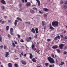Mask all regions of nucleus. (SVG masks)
I'll list each match as a JSON object with an SVG mask.
<instances>
[{
	"label": "nucleus",
	"mask_w": 67,
	"mask_h": 67,
	"mask_svg": "<svg viewBox=\"0 0 67 67\" xmlns=\"http://www.w3.org/2000/svg\"><path fill=\"white\" fill-rule=\"evenodd\" d=\"M48 60L51 63H55V61L54 60V59L51 58V57H48Z\"/></svg>",
	"instance_id": "f257e3e1"
},
{
	"label": "nucleus",
	"mask_w": 67,
	"mask_h": 67,
	"mask_svg": "<svg viewBox=\"0 0 67 67\" xmlns=\"http://www.w3.org/2000/svg\"><path fill=\"white\" fill-rule=\"evenodd\" d=\"M59 23L57 21H53L52 23V25L53 26H57L58 25Z\"/></svg>",
	"instance_id": "f03ea898"
},
{
	"label": "nucleus",
	"mask_w": 67,
	"mask_h": 67,
	"mask_svg": "<svg viewBox=\"0 0 67 67\" xmlns=\"http://www.w3.org/2000/svg\"><path fill=\"white\" fill-rule=\"evenodd\" d=\"M32 39V37H30L29 38H27L26 41L28 42H30L31 41V40Z\"/></svg>",
	"instance_id": "7ed1b4c3"
},
{
	"label": "nucleus",
	"mask_w": 67,
	"mask_h": 67,
	"mask_svg": "<svg viewBox=\"0 0 67 67\" xmlns=\"http://www.w3.org/2000/svg\"><path fill=\"white\" fill-rule=\"evenodd\" d=\"M64 45L63 44H61L59 46V47L60 48V49H62L64 46Z\"/></svg>",
	"instance_id": "20e7f679"
},
{
	"label": "nucleus",
	"mask_w": 67,
	"mask_h": 67,
	"mask_svg": "<svg viewBox=\"0 0 67 67\" xmlns=\"http://www.w3.org/2000/svg\"><path fill=\"white\" fill-rule=\"evenodd\" d=\"M21 62L22 63L23 65H26V62L25 61L22 60L21 61Z\"/></svg>",
	"instance_id": "39448f33"
},
{
	"label": "nucleus",
	"mask_w": 67,
	"mask_h": 67,
	"mask_svg": "<svg viewBox=\"0 0 67 67\" xmlns=\"http://www.w3.org/2000/svg\"><path fill=\"white\" fill-rule=\"evenodd\" d=\"M58 47V46L57 45H54L52 47V48L53 49H56V48H57Z\"/></svg>",
	"instance_id": "423d86ee"
},
{
	"label": "nucleus",
	"mask_w": 67,
	"mask_h": 67,
	"mask_svg": "<svg viewBox=\"0 0 67 67\" xmlns=\"http://www.w3.org/2000/svg\"><path fill=\"white\" fill-rule=\"evenodd\" d=\"M49 27L50 29H51V30H54V28L53 27V26H52V25H51V24L50 25Z\"/></svg>",
	"instance_id": "0eeeda50"
},
{
	"label": "nucleus",
	"mask_w": 67,
	"mask_h": 67,
	"mask_svg": "<svg viewBox=\"0 0 67 67\" xmlns=\"http://www.w3.org/2000/svg\"><path fill=\"white\" fill-rule=\"evenodd\" d=\"M1 2L3 4H6L5 3V1L3 0H2L1 1Z\"/></svg>",
	"instance_id": "6e6552de"
},
{
	"label": "nucleus",
	"mask_w": 67,
	"mask_h": 67,
	"mask_svg": "<svg viewBox=\"0 0 67 67\" xmlns=\"http://www.w3.org/2000/svg\"><path fill=\"white\" fill-rule=\"evenodd\" d=\"M32 61L34 63H36V60L35 59V58H33L32 59Z\"/></svg>",
	"instance_id": "1a4fd4ad"
},
{
	"label": "nucleus",
	"mask_w": 67,
	"mask_h": 67,
	"mask_svg": "<svg viewBox=\"0 0 67 67\" xmlns=\"http://www.w3.org/2000/svg\"><path fill=\"white\" fill-rule=\"evenodd\" d=\"M6 54L5 55V57H8V55H9V52H6L5 53Z\"/></svg>",
	"instance_id": "9d476101"
},
{
	"label": "nucleus",
	"mask_w": 67,
	"mask_h": 67,
	"mask_svg": "<svg viewBox=\"0 0 67 67\" xmlns=\"http://www.w3.org/2000/svg\"><path fill=\"white\" fill-rule=\"evenodd\" d=\"M18 22V20H16L15 21L14 24L15 26H16V24H17V22Z\"/></svg>",
	"instance_id": "9b49d317"
},
{
	"label": "nucleus",
	"mask_w": 67,
	"mask_h": 67,
	"mask_svg": "<svg viewBox=\"0 0 67 67\" xmlns=\"http://www.w3.org/2000/svg\"><path fill=\"white\" fill-rule=\"evenodd\" d=\"M51 56L52 57H53V58H55V57H57V56H56V55H55V56H54V55L53 54H51Z\"/></svg>",
	"instance_id": "f8f14e48"
},
{
	"label": "nucleus",
	"mask_w": 67,
	"mask_h": 67,
	"mask_svg": "<svg viewBox=\"0 0 67 67\" xmlns=\"http://www.w3.org/2000/svg\"><path fill=\"white\" fill-rule=\"evenodd\" d=\"M32 32L34 33H35V29L34 28H32L31 30Z\"/></svg>",
	"instance_id": "ddd939ff"
},
{
	"label": "nucleus",
	"mask_w": 67,
	"mask_h": 67,
	"mask_svg": "<svg viewBox=\"0 0 67 67\" xmlns=\"http://www.w3.org/2000/svg\"><path fill=\"white\" fill-rule=\"evenodd\" d=\"M8 66L9 67H12V64L11 63H9L8 64Z\"/></svg>",
	"instance_id": "4468645a"
},
{
	"label": "nucleus",
	"mask_w": 67,
	"mask_h": 67,
	"mask_svg": "<svg viewBox=\"0 0 67 67\" xmlns=\"http://www.w3.org/2000/svg\"><path fill=\"white\" fill-rule=\"evenodd\" d=\"M30 59H32L33 58V55L31 53H30Z\"/></svg>",
	"instance_id": "2eb2a0df"
},
{
	"label": "nucleus",
	"mask_w": 67,
	"mask_h": 67,
	"mask_svg": "<svg viewBox=\"0 0 67 67\" xmlns=\"http://www.w3.org/2000/svg\"><path fill=\"white\" fill-rule=\"evenodd\" d=\"M12 45H13V47H15V43H14V42H13V41H12Z\"/></svg>",
	"instance_id": "dca6fc26"
},
{
	"label": "nucleus",
	"mask_w": 67,
	"mask_h": 67,
	"mask_svg": "<svg viewBox=\"0 0 67 67\" xmlns=\"http://www.w3.org/2000/svg\"><path fill=\"white\" fill-rule=\"evenodd\" d=\"M43 10L44 11H49V10H48V9L47 8H43Z\"/></svg>",
	"instance_id": "f3484780"
},
{
	"label": "nucleus",
	"mask_w": 67,
	"mask_h": 67,
	"mask_svg": "<svg viewBox=\"0 0 67 67\" xmlns=\"http://www.w3.org/2000/svg\"><path fill=\"white\" fill-rule=\"evenodd\" d=\"M30 12L31 13H35V11L33 10H30Z\"/></svg>",
	"instance_id": "a211bd4d"
},
{
	"label": "nucleus",
	"mask_w": 67,
	"mask_h": 67,
	"mask_svg": "<svg viewBox=\"0 0 67 67\" xmlns=\"http://www.w3.org/2000/svg\"><path fill=\"white\" fill-rule=\"evenodd\" d=\"M13 32V28H10V32Z\"/></svg>",
	"instance_id": "6ab92c4d"
},
{
	"label": "nucleus",
	"mask_w": 67,
	"mask_h": 67,
	"mask_svg": "<svg viewBox=\"0 0 67 67\" xmlns=\"http://www.w3.org/2000/svg\"><path fill=\"white\" fill-rule=\"evenodd\" d=\"M31 5V3L29 2L27 3L26 4L27 6H29V5Z\"/></svg>",
	"instance_id": "aec40b11"
},
{
	"label": "nucleus",
	"mask_w": 67,
	"mask_h": 67,
	"mask_svg": "<svg viewBox=\"0 0 67 67\" xmlns=\"http://www.w3.org/2000/svg\"><path fill=\"white\" fill-rule=\"evenodd\" d=\"M16 19L17 20H19V21H22V19H21L20 18H19V17L17 18Z\"/></svg>",
	"instance_id": "412c9836"
},
{
	"label": "nucleus",
	"mask_w": 67,
	"mask_h": 67,
	"mask_svg": "<svg viewBox=\"0 0 67 67\" xmlns=\"http://www.w3.org/2000/svg\"><path fill=\"white\" fill-rule=\"evenodd\" d=\"M35 30H36V33H38V29L36 28L35 29Z\"/></svg>",
	"instance_id": "4be33fe9"
},
{
	"label": "nucleus",
	"mask_w": 67,
	"mask_h": 67,
	"mask_svg": "<svg viewBox=\"0 0 67 67\" xmlns=\"http://www.w3.org/2000/svg\"><path fill=\"white\" fill-rule=\"evenodd\" d=\"M63 8H64V9H66V8H67V6H66V5H64L63 6Z\"/></svg>",
	"instance_id": "5701e85b"
},
{
	"label": "nucleus",
	"mask_w": 67,
	"mask_h": 67,
	"mask_svg": "<svg viewBox=\"0 0 67 67\" xmlns=\"http://www.w3.org/2000/svg\"><path fill=\"white\" fill-rule=\"evenodd\" d=\"M33 9L34 10H36V11H37V10H38L36 8V7H33Z\"/></svg>",
	"instance_id": "b1692460"
},
{
	"label": "nucleus",
	"mask_w": 67,
	"mask_h": 67,
	"mask_svg": "<svg viewBox=\"0 0 67 67\" xmlns=\"http://www.w3.org/2000/svg\"><path fill=\"white\" fill-rule=\"evenodd\" d=\"M35 46L34 44H32V49H34V47Z\"/></svg>",
	"instance_id": "393cba45"
},
{
	"label": "nucleus",
	"mask_w": 67,
	"mask_h": 67,
	"mask_svg": "<svg viewBox=\"0 0 67 67\" xmlns=\"http://www.w3.org/2000/svg\"><path fill=\"white\" fill-rule=\"evenodd\" d=\"M57 38H58L59 40H60V36L58 35L57 36Z\"/></svg>",
	"instance_id": "a878e982"
},
{
	"label": "nucleus",
	"mask_w": 67,
	"mask_h": 67,
	"mask_svg": "<svg viewBox=\"0 0 67 67\" xmlns=\"http://www.w3.org/2000/svg\"><path fill=\"white\" fill-rule=\"evenodd\" d=\"M54 67V65L51 64L49 65V67Z\"/></svg>",
	"instance_id": "bb28decb"
},
{
	"label": "nucleus",
	"mask_w": 67,
	"mask_h": 67,
	"mask_svg": "<svg viewBox=\"0 0 67 67\" xmlns=\"http://www.w3.org/2000/svg\"><path fill=\"white\" fill-rule=\"evenodd\" d=\"M6 28L7 30H9V26H7L6 27Z\"/></svg>",
	"instance_id": "cd10ccee"
},
{
	"label": "nucleus",
	"mask_w": 67,
	"mask_h": 67,
	"mask_svg": "<svg viewBox=\"0 0 67 67\" xmlns=\"http://www.w3.org/2000/svg\"><path fill=\"white\" fill-rule=\"evenodd\" d=\"M14 65H15V67H18V65L17 64H15Z\"/></svg>",
	"instance_id": "c85d7f7f"
},
{
	"label": "nucleus",
	"mask_w": 67,
	"mask_h": 67,
	"mask_svg": "<svg viewBox=\"0 0 67 67\" xmlns=\"http://www.w3.org/2000/svg\"><path fill=\"white\" fill-rule=\"evenodd\" d=\"M45 23V22L44 21H43L42 22V25L43 26H44V23Z\"/></svg>",
	"instance_id": "c756f323"
},
{
	"label": "nucleus",
	"mask_w": 67,
	"mask_h": 67,
	"mask_svg": "<svg viewBox=\"0 0 67 67\" xmlns=\"http://www.w3.org/2000/svg\"><path fill=\"white\" fill-rule=\"evenodd\" d=\"M38 2V6H40V5L41 4V3H40V2Z\"/></svg>",
	"instance_id": "7c9ffc66"
},
{
	"label": "nucleus",
	"mask_w": 67,
	"mask_h": 67,
	"mask_svg": "<svg viewBox=\"0 0 67 67\" xmlns=\"http://www.w3.org/2000/svg\"><path fill=\"white\" fill-rule=\"evenodd\" d=\"M54 40L55 41H56V40H58L57 37V36L54 38Z\"/></svg>",
	"instance_id": "2f4dec72"
},
{
	"label": "nucleus",
	"mask_w": 67,
	"mask_h": 67,
	"mask_svg": "<svg viewBox=\"0 0 67 67\" xmlns=\"http://www.w3.org/2000/svg\"><path fill=\"white\" fill-rule=\"evenodd\" d=\"M33 50H34V51H35V52H37V49H36V48H34Z\"/></svg>",
	"instance_id": "473e14b6"
},
{
	"label": "nucleus",
	"mask_w": 67,
	"mask_h": 67,
	"mask_svg": "<svg viewBox=\"0 0 67 67\" xmlns=\"http://www.w3.org/2000/svg\"><path fill=\"white\" fill-rule=\"evenodd\" d=\"M39 13H41V14H42L43 13V12H41V10H39Z\"/></svg>",
	"instance_id": "72a5a7b5"
},
{
	"label": "nucleus",
	"mask_w": 67,
	"mask_h": 67,
	"mask_svg": "<svg viewBox=\"0 0 67 67\" xmlns=\"http://www.w3.org/2000/svg\"><path fill=\"white\" fill-rule=\"evenodd\" d=\"M48 64L47 63H45V65L46 66H48Z\"/></svg>",
	"instance_id": "f704fd0d"
},
{
	"label": "nucleus",
	"mask_w": 67,
	"mask_h": 67,
	"mask_svg": "<svg viewBox=\"0 0 67 67\" xmlns=\"http://www.w3.org/2000/svg\"><path fill=\"white\" fill-rule=\"evenodd\" d=\"M60 3L61 4H63V3H64V2H62V1H61Z\"/></svg>",
	"instance_id": "c9c22d12"
},
{
	"label": "nucleus",
	"mask_w": 67,
	"mask_h": 67,
	"mask_svg": "<svg viewBox=\"0 0 67 67\" xmlns=\"http://www.w3.org/2000/svg\"><path fill=\"white\" fill-rule=\"evenodd\" d=\"M64 62H61V64H60L62 66V65H64Z\"/></svg>",
	"instance_id": "e433bc0d"
},
{
	"label": "nucleus",
	"mask_w": 67,
	"mask_h": 67,
	"mask_svg": "<svg viewBox=\"0 0 67 67\" xmlns=\"http://www.w3.org/2000/svg\"><path fill=\"white\" fill-rule=\"evenodd\" d=\"M57 51L58 53H60V51L59 49H57Z\"/></svg>",
	"instance_id": "4c0bfd02"
},
{
	"label": "nucleus",
	"mask_w": 67,
	"mask_h": 67,
	"mask_svg": "<svg viewBox=\"0 0 67 67\" xmlns=\"http://www.w3.org/2000/svg\"><path fill=\"white\" fill-rule=\"evenodd\" d=\"M51 41V39H48L47 40V41L48 42H49V41Z\"/></svg>",
	"instance_id": "58836bf2"
},
{
	"label": "nucleus",
	"mask_w": 67,
	"mask_h": 67,
	"mask_svg": "<svg viewBox=\"0 0 67 67\" xmlns=\"http://www.w3.org/2000/svg\"><path fill=\"white\" fill-rule=\"evenodd\" d=\"M8 36L9 38H10V37H11V36H10V35L9 34L8 35Z\"/></svg>",
	"instance_id": "ea45409f"
},
{
	"label": "nucleus",
	"mask_w": 67,
	"mask_h": 67,
	"mask_svg": "<svg viewBox=\"0 0 67 67\" xmlns=\"http://www.w3.org/2000/svg\"><path fill=\"white\" fill-rule=\"evenodd\" d=\"M64 39L65 40H67V36H65L64 37Z\"/></svg>",
	"instance_id": "a19ab883"
},
{
	"label": "nucleus",
	"mask_w": 67,
	"mask_h": 67,
	"mask_svg": "<svg viewBox=\"0 0 67 67\" xmlns=\"http://www.w3.org/2000/svg\"><path fill=\"white\" fill-rule=\"evenodd\" d=\"M35 38H37V36L36 35L35 36Z\"/></svg>",
	"instance_id": "79ce46f5"
},
{
	"label": "nucleus",
	"mask_w": 67,
	"mask_h": 67,
	"mask_svg": "<svg viewBox=\"0 0 67 67\" xmlns=\"http://www.w3.org/2000/svg\"><path fill=\"white\" fill-rule=\"evenodd\" d=\"M13 33V32H10V33L11 34V35H13L14 34Z\"/></svg>",
	"instance_id": "37998d69"
},
{
	"label": "nucleus",
	"mask_w": 67,
	"mask_h": 67,
	"mask_svg": "<svg viewBox=\"0 0 67 67\" xmlns=\"http://www.w3.org/2000/svg\"><path fill=\"white\" fill-rule=\"evenodd\" d=\"M64 54H67V52H64Z\"/></svg>",
	"instance_id": "c03bdc74"
},
{
	"label": "nucleus",
	"mask_w": 67,
	"mask_h": 67,
	"mask_svg": "<svg viewBox=\"0 0 67 67\" xmlns=\"http://www.w3.org/2000/svg\"><path fill=\"white\" fill-rule=\"evenodd\" d=\"M6 47H7L6 46L4 45V49H5L6 48Z\"/></svg>",
	"instance_id": "a18cd8bd"
},
{
	"label": "nucleus",
	"mask_w": 67,
	"mask_h": 67,
	"mask_svg": "<svg viewBox=\"0 0 67 67\" xmlns=\"http://www.w3.org/2000/svg\"><path fill=\"white\" fill-rule=\"evenodd\" d=\"M0 47H1V49H2V48H3V45L1 46H0Z\"/></svg>",
	"instance_id": "49530a36"
},
{
	"label": "nucleus",
	"mask_w": 67,
	"mask_h": 67,
	"mask_svg": "<svg viewBox=\"0 0 67 67\" xmlns=\"http://www.w3.org/2000/svg\"><path fill=\"white\" fill-rule=\"evenodd\" d=\"M21 42H24V41H23V39H21Z\"/></svg>",
	"instance_id": "de8ad7c7"
},
{
	"label": "nucleus",
	"mask_w": 67,
	"mask_h": 67,
	"mask_svg": "<svg viewBox=\"0 0 67 67\" xmlns=\"http://www.w3.org/2000/svg\"><path fill=\"white\" fill-rule=\"evenodd\" d=\"M47 16V15L46 14H44V17H46Z\"/></svg>",
	"instance_id": "09e8293b"
},
{
	"label": "nucleus",
	"mask_w": 67,
	"mask_h": 67,
	"mask_svg": "<svg viewBox=\"0 0 67 67\" xmlns=\"http://www.w3.org/2000/svg\"><path fill=\"white\" fill-rule=\"evenodd\" d=\"M15 42V44H18V43L16 42L15 41H14Z\"/></svg>",
	"instance_id": "8fccbe9b"
},
{
	"label": "nucleus",
	"mask_w": 67,
	"mask_h": 67,
	"mask_svg": "<svg viewBox=\"0 0 67 67\" xmlns=\"http://www.w3.org/2000/svg\"><path fill=\"white\" fill-rule=\"evenodd\" d=\"M2 9H4V7L3 6H2Z\"/></svg>",
	"instance_id": "3c124183"
},
{
	"label": "nucleus",
	"mask_w": 67,
	"mask_h": 67,
	"mask_svg": "<svg viewBox=\"0 0 67 67\" xmlns=\"http://www.w3.org/2000/svg\"><path fill=\"white\" fill-rule=\"evenodd\" d=\"M2 38H0V41L1 42H2Z\"/></svg>",
	"instance_id": "603ef678"
},
{
	"label": "nucleus",
	"mask_w": 67,
	"mask_h": 67,
	"mask_svg": "<svg viewBox=\"0 0 67 67\" xmlns=\"http://www.w3.org/2000/svg\"><path fill=\"white\" fill-rule=\"evenodd\" d=\"M5 22V21H2V24H4V23Z\"/></svg>",
	"instance_id": "864d4df0"
},
{
	"label": "nucleus",
	"mask_w": 67,
	"mask_h": 67,
	"mask_svg": "<svg viewBox=\"0 0 67 67\" xmlns=\"http://www.w3.org/2000/svg\"><path fill=\"white\" fill-rule=\"evenodd\" d=\"M26 56V54H24V57H25V56Z\"/></svg>",
	"instance_id": "5fc2aeb1"
},
{
	"label": "nucleus",
	"mask_w": 67,
	"mask_h": 67,
	"mask_svg": "<svg viewBox=\"0 0 67 67\" xmlns=\"http://www.w3.org/2000/svg\"><path fill=\"white\" fill-rule=\"evenodd\" d=\"M61 37H62L63 38H64V36H63V35H61L60 36Z\"/></svg>",
	"instance_id": "6e6d98bb"
},
{
	"label": "nucleus",
	"mask_w": 67,
	"mask_h": 67,
	"mask_svg": "<svg viewBox=\"0 0 67 67\" xmlns=\"http://www.w3.org/2000/svg\"><path fill=\"white\" fill-rule=\"evenodd\" d=\"M4 17L5 19H6V18H7V16H4Z\"/></svg>",
	"instance_id": "4d7b16f0"
},
{
	"label": "nucleus",
	"mask_w": 67,
	"mask_h": 67,
	"mask_svg": "<svg viewBox=\"0 0 67 67\" xmlns=\"http://www.w3.org/2000/svg\"><path fill=\"white\" fill-rule=\"evenodd\" d=\"M21 55H23V52H22L21 53Z\"/></svg>",
	"instance_id": "13d9d810"
},
{
	"label": "nucleus",
	"mask_w": 67,
	"mask_h": 67,
	"mask_svg": "<svg viewBox=\"0 0 67 67\" xmlns=\"http://www.w3.org/2000/svg\"><path fill=\"white\" fill-rule=\"evenodd\" d=\"M36 1H37V2H40V1H39V0H36Z\"/></svg>",
	"instance_id": "bf43d9fd"
},
{
	"label": "nucleus",
	"mask_w": 67,
	"mask_h": 67,
	"mask_svg": "<svg viewBox=\"0 0 67 67\" xmlns=\"http://www.w3.org/2000/svg\"><path fill=\"white\" fill-rule=\"evenodd\" d=\"M27 2V0H25V2Z\"/></svg>",
	"instance_id": "052dcab7"
},
{
	"label": "nucleus",
	"mask_w": 67,
	"mask_h": 67,
	"mask_svg": "<svg viewBox=\"0 0 67 67\" xmlns=\"http://www.w3.org/2000/svg\"><path fill=\"white\" fill-rule=\"evenodd\" d=\"M65 4H67V2L66 1H65Z\"/></svg>",
	"instance_id": "680f3d73"
},
{
	"label": "nucleus",
	"mask_w": 67,
	"mask_h": 67,
	"mask_svg": "<svg viewBox=\"0 0 67 67\" xmlns=\"http://www.w3.org/2000/svg\"><path fill=\"white\" fill-rule=\"evenodd\" d=\"M18 37H20V35H18Z\"/></svg>",
	"instance_id": "e2e57ef3"
},
{
	"label": "nucleus",
	"mask_w": 67,
	"mask_h": 67,
	"mask_svg": "<svg viewBox=\"0 0 67 67\" xmlns=\"http://www.w3.org/2000/svg\"><path fill=\"white\" fill-rule=\"evenodd\" d=\"M22 1L23 2H24L25 0H22Z\"/></svg>",
	"instance_id": "0e129e2a"
},
{
	"label": "nucleus",
	"mask_w": 67,
	"mask_h": 67,
	"mask_svg": "<svg viewBox=\"0 0 67 67\" xmlns=\"http://www.w3.org/2000/svg\"><path fill=\"white\" fill-rule=\"evenodd\" d=\"M21 6H22V4H20V5H19V6H20V7H21Z\"/></svg>",
	"instance_id": "69168bd1"
},
{
	"label": "nucleus",
	"mask_w": 67,
	"mask_h": 67,
	"mask_svg": "<svg viewBox=\"0 0 67 67\" xmlns=\"http://www.w3.org/2000/svg\"><path fill=\"white\" fill-rule=\"evenodd\" d=\"M35 59H37V57H35Z\"/></svg>",
	"instance_id": "338daca9"
},
{
	"label": "nucleus",
	"mask_w": 67,
	"mask_h": 67,
	"mask_svg": "<svg viewBox=\"0 0 67 67\" xmlns=\"http://www.w3.org/2000/svg\"><path fill=\"white\" fill-rule=\"evenodd\" d=\"M1 67H3V66H2V65H1Z\"/></svg>",
	"instance_id": "774afa93"
}]
</instances>
